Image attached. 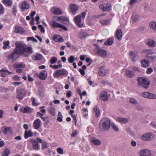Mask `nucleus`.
I'll use <instances>...</instances> for the list:
<instances>
[{"label": "nucleus", "mask_w": 156, "mask_h": 156, "mask_svg": "<svg viewBox=\"0 0 156 156\" xmlns=\"http://www.w3.org/2000/svg\"><path fill=\"white\" fill-rule=\"evenodd\" d=\"M111 126V121L107 118H104L100 121L99 127L102 131L108 130Z\"/></svg>", "instance_id": "obj_1"}, {"label": "nucleus", "mask_w": 156, "mask_h": 156, "mask_svg": "<svg viewBox=\"0 0 156 156\" xmlns=\"http://www.w3.org/2000/svg\"><path fill=\"white\" fill-rule=\"evenodd\" d=\"M86 15V12H83L81 14H79L76 16L74 20L76 24L80 27H82L83 26V23L82 22V20H84Z\"/></svg>", "instance_id": "obj_2"}, {"label": "nucleus", "mask_w": 156, "mask_h": 156, "mask_svg": "<svg viewBox=\"0 0 156 156\" xmlns=\"http://www.w3.org/2000/svg\"><path fill=\"white\" fill-rule=\"evenodd\" d=\"M138 80L139 86L146 89L148 88L150 84V82L146 79L143 77L138 78Z\"/></svg>", "instance_id": "obj_3"}, {"label": "nucleus", "mask_w": 156, "mask_h": 156, "mask_svg": "<svg viewBox=\"0 0 156 156\" xmlns=\"http://www.w3.org/2000/svg\"><path fill=\"white\" fill-rule=\"evenodd\" d=\"M15 45L16 47L14 49L16 50L17 53L19 54L24 53L25 44L20 41H18L16 43Z\"/></svg>", "instance_id": "obj_4"}, {"label": "nucleus", "mask_w": 156, "mask_h": 156, "mask_svg": "<svg viewBox=\"0 0 156 156\" xmlns=\"http://www.w3.org/2000/svg\"><path fill=\"white\" fill-rule=\"evenodd\" d=\"M144 53H147L146 57L150 61H156V52L148 51V50H144L143 51Z\"/></svg>", "instance_id": "obj_5"}, {"label": "nucleus", "mask_w": 156, "mask_h": 156, "mask_svg": "<svg viewBox=\"0 0 156 156\" xmlns=\"http://www.w3.org/2000/svg\"><path fill=\"white\" fill-rule=\"evenodd\" d=\"M67 71L64 69H61L56 70L53 73V76L55 78H57L59 76L67 74Z\"/></svg>", "instance_id": "obj_6"}, {"label": "nucleus", "mask_w": 156, "mask_h": 156, "mask_svg": "<svg viewBox=\"0 0 156 156\" xmlns=\"http://www.w3.org/2000/svg\"><path fill=\"white\" fill-rule=\"evenodd\" d=\"M16 97L20 99H22L26 95L27 91L26 90L20 88L17 90Z\"/></svg>", "instance_id": "obj_7"}, {"label": "nucleus", "mask_w": 156, "mask_h": 156, "mask_svg": "<svg viewBox=\"0 0 156 156\" xmlns=\"http://www.w3.org/2000/svg\"><path fill=\"white\" fill-rule=\"evenodd\" d=\"M94 45L97 48L95 49V51H96L97 54L101 56L105 57L106 56L107 53L105 50L100 48L97 44H94Z\"/></svg>", "instance_id": "obj_8"}, {"label": "nucleus", "mask_w": 156, "mask_h": 156, "mask_svg": "<svg viewBox=\"0 0 156 156\" xmlns=\"http://www.w3.org/2000/svg\"><path fill=\"white\" fill-rule=\"evenodd\" d=\"M50 24L51 26L54 28H61L66 31H67L68 29L65 26L61 24L54 21H51L50 22Z\"/></svg>", "instance_id": "obj_9"}, {"label": "nucleus", "mask_w": 156, "mask_h": 156, "mask_svg": "<svg viewBox=\"0 0 156 156\" xmlns=\"http://www.w3.org/2000/svg\"><path fill=\"white\" fill-rule=\"evenodd\" d=\"M19 54L16 51V50L14 49L13 51L8 56L9 59L12 61H15L19 57Z\"/></svg>", "instance_id": "obj_10"}, {"label": "nucleus", "mask_w": 156, "mask_h": 156, "mask_svg": "<svg viewBox=\"0 0 156 156\" xmlns=\"http://www.w3.org/2000/svg\"><path fill=\"white\" fill-rule=\"evenodd\" d=\"M151 133H145L140 136V138L144 141H148L151 140Z\"/></svg>", "instance_id": "obj_11"}, {"label": "nucleus", "mask_w": 156, "mask_h": 156, "mask_svg": "<svg viewBox=\"0 0 156 156\" xmlns=\"http://www.w3.org/2000/svg\"><path fill=\"white\" fill-rule=\"evenodd\" d=\"M142 95L143 97L151 99H156V95L147 92H144L142 93Z\"/></svg>", "instance_id": "obj_12"}, {"label": "nucleus", "mask_w": 156, "mask_h": 156, "mask_svg": "<svg viewBox=\"0 0 156 156\" xmlns=\"http://www.w3.org/2000/svg\"><path fill=\"white\" fill-rule=\"evenodd\" d=\"M33 125L34 128L37 129L41 126L42 122L39 119H37L34 120Z\"/></svg>", "instance_id": "obj_13"}, {"label": "nucleus", "mask_w": 156, "mask_h": 156, "mask_svg": "<svg viewBox=\"0 0 156 156\" xmlns=\"http://www.w3.org/2000/svg\"><path fill=\"white\" fill-rule=\"evenodd\" d=\"M99 7L104 12L108 11L111 9V5L110 4L108 3L104 5H99Z\"/></svg>", "instance_id": "obj_14"}, {"label": "nucleus", "mask_w": 156, "mask_h": 156, "mask_svg": "<svg viewBox=\"0 0 156 156\" xmlns=\"http://www.w3.org/2000/svg\"><path fill=\"white\" fill-rule=\"evenodd\" d=\"M129 55L132 60L133 62H135L139 58L137 53L132 51L129 52Z\"/></svg>", "instance_id": "obj_15"}, {"label": "nucleus", "mask_w": 156, "mask_h": 156, "mask_svg": "<svg viewBox=\"0 0 156 156\" xmlns=\"http://www.w3.org/2000/svg\"><path fill=\"white\" fill-rule=\"evenodd\" d=\"M20 111L24 113H31L33 112L34 109L30 107L26 106L20 109Z\"/></svg>", "instance_id": "obj_16"}, {"label": "nucleus", "mask_w": 156, "mask_h": 156, "mask_svg": "<svg viewBox=\"0 0 156 156\" xmlns=\"http://www.w3.org/2000/svg\"><path fill=\"white\" fill-rule=\"evenodd\" d=\"M140 156H151V152L148 149H145L140 151Z\"/></svg>", "instance_id": "obj_17"}, {"label": "nucleus", "mask_w": 156, "mask_h": 156, "mask_svg": "<svg viewBox=\"0 0 156 156\" xmlns=\"http://www.w3.org/2000/svg\"><path fill=\"white\" fill-rule=\"evenodd\" d=\"M20 5L21 9L23 11H24L25 9H28L30 6L29 4L26 1L22 2Z\"/></svg>", "instance_id": "obj_18"}, {"label": "nucleus", "mask_w": 156, "mask_h": 156, "mask_svg": "<svg viewBox=\"0 0 156 156\" xmlns=\"http://www.w3.org/2000/svg\"><path fill=\"white\" fill-rule=\"evenodd\" d=\"M100 98L103 101H107L108 100L109 96L106 92L103 91L101 93Z\"/></svg>", "instance_id": "obj_19"}, {"label": "nucleus", "mask_w": 156, "mask_h": 156, "mask_svg": "<svg viewBox=\"0 0 156 156\" xmlns=\"http://www.w3.org/2000/svg\"><path fill=\"white\" fill-rule=\"evenodd\" d=\"M115 120L121 124H126L128 122V120L126 118L118 117L115 118Z\"/></svg>", "instance_id": "obj_20"}, {"label": "nucleus", "mask_w": 156, "mask_h": 156, "mask_svg": "<svg viewBox=\"0 0 156 156\" xmlns=\"http://www.w3.org/2000/svg\"><path fill=\"white\" fill-rule=\"evenodd\" d=\"M69 8L72 13L73 15H75L76 14V12L78 9L76 5L73 4H70L69 5Z\"/></svg>", "instance_id": "obj_21"}, {"label": "nucleus", "mask_w": 156, "mask_h": 156, "mask_svg": "<svg viewBox=\"0 0 156 156\" xmlns=\"http://www.w3.org/2000/svg\"><path fill=\"white\" fill-rule=\"evenodd\" d=\"M47 75V72L44 70L40 73L39 77L41 80H44L46 78Z\"/></svg>", "instance_id": "obj_22"}, {"label": "nucleus", "mask_w": 156, "mask_h": 156, "mask_svg": "<svg viewBox=\"0 0 156 156\" xmlns=\"http://www.w3.org/2000/svg\"><path fill=\"white\" fill-rule=\"evenodd\" d=\"M51 11L53 13L57 15H59L62 13L60 9L55 7H52L51 9Z\"/></svg>", "instance_id": "obj_23"}, {"label": "nucleus", "mask_w": 156, "mask_h": 156, "mask_svg": "<svg viewBox=\"0 0 156 156\" xmlns=\"http://www.w3.org/2000/svg\"><path fill=\"white\" fill-rule=\"evenodd\" d=\"M91 143L92 144L97 146L101 144V141L99 139H98L95 137L91 138L90 140Z\"/></svg>", "instance_id": "obj_24"}, {"label": "nucleus", "mask_w": 156, "mask_h": 156, "mask_svg": "<svg viewBox=\"0 0 156 156\" xmlns=\"http://www.w3.org/2000/svg\"><path fill=\"white\" fill-rule=\"evenodd\" d=\"M53 40L55 42H62L64 41L63 38L58 35H55L53 37Z\"/></svg>", "instance_id": "obj_25"}, {"label": "nucleus", "mask_w": 156, "mask_h": 156, "mask_svg": "<svg viewBox=\"0 0 156 156\" xmlns=\"http://www.w3.org/2000/svg\"><path fill=\"white\" fill-rule=\"evenodd\" d=\"M2 131L4 134L10 133L11 132V128L6 126H4L2 128Z\"/></svg>", "instance_id": "obj_26"}, {"label": "nucleus", "mask_w": 156, "mask_h": 156, "mask_svg": "<svg viewBox=\"0 0 156 156\" xmlns=\"http://www.w3.org/2000/svg\"><path fill=\"white\" fill-rule=\"evenodd\" d=\"M30 142L32 143L33 147L35 150H37L39 148L38 142L35 140H32Z\"/></svg>", "instance_id": "obj_27"}, {"label": "nucleus", "mask_w": 156, "mask_h": 156, "mask_svg": "<svg viewBox=\"0 0 156 156\" xmlns=\"http://www.w3.org/2000/svg\"><path fill=\"white\" fill-rule=\"evenodd\" d=\"M42 58V55L38 53H36L32 56V59L34 60H40Z\"/></svg>", "instance_id": "obj_28"}, {"label": "nucleus", "mask_w": 156, "mask_h": 156, "mask_svg": "<svg viewBox=\"0 0 156 156\" xmlns=\"http://www.w3.org/2000/svg\"><path fill=\"white\" fill-rule=\"evenodd\" d=\"M116 37L119 40H121L122 37V31L121 29H118L116 31L115 34Z\"/></svg>", "instance_id": "obj_29"}, {"label": "nucleus", "mask_w": 156, "mask_h": 156, "mask_svg": "<svg viewBox=\"0 0 156 156\" xmlns=\"http://www.w3.org/2000/svg\"><path fill=\"white\" fill-rule=\"evenodd\" d=\"M150 28L152 30L156 31V22L151 21L149 23Z\"/></svg>", "instance_id": "obj_30"}, {"label": "nucleus", "mask_w": 156, "mask_h": 156, "mask_svg": "<svg viewBox=\"0 0 156 156\" xmlns=\"http://www.w3.org/2000/svg\"><path fill=\"white\" fill-rule=\"evenodd\" d=\"M25 65L22 62L18 63H16L14 64L13 67L15 69L19 68H24L25 67Z\"/></svg>", "instance_id": "obj_31"}, {"label": "nucleus", "mask_w": 156, "mask_h": 156, "mask_svg": "<svg viewBox=\"0 0 156 156\" xmlns=\"http://www.w3.org/2000/svg\"><path fill=\"white\" fill-rule=\"evenodd\" d=\"M33 136V133L31 130L28 131H26L25 132L24 136L25 139H27L29 137H31Z\"/></svg>", "instance_id": "obj_32"}, {"label": "nucleus", "mask_w": 156, "mask_h": 156, "mask_svg": "<svg viewBox=\"0 0 156 156\" xmlns=\"http://www.w3.org/2000/svg\"><path fill=\"white\" fill-rule=\"evenodd\" d=\"M132 21L133 22H137L139 20V16L136 13H133L131 17Z\"/></svg>", "instance_id": "obj_33"}, {"label": "nucleus", "mask_w": 156, "mask_h": 156, "mask_svg": "<svg viewBox=\"0 0 156 156\" xmlns=\"http://www.w3.org/2000/svg\"><path fill=\"white\" fill-rule=\"evenodd\" d=\"M23 28L19 26H16L15 27L14 30V32L17 33L21 34L23 33Z\"/></svg>", "instance_id": "obj_34"}, {"label": "nucleus", "mask_w": 156, "mask_h": 156, "mask_svg": "<svg viewBox=\"0 0 156 156\" xmlns=\"http://www.w3.org/2000/svg\"><path fill=\"white\" fill-rule=\"evenodd\" d=\"M107 71H108L106 70L104 67H101L99 70L98 73L100 75L104 76L106 74Z\"/></svg>", "instance_id": "obj_35"}, {"label": "nucleus", "mask_w": 156, "mask_h": 156, "mask_svg": "<svg viewBox=\"0 0 156 156\" xmlns=\"http://www.w3.org/2000/svg\"><path fill=\"white\" fill-rule=\"evenodd\" d=\"M111 20L108 19L105 20H101L100 21V23L103 26L108 25L110 22Z\"/></svg>", "instance_id": "obj_36"}, {"label": "nucleus", "mask_w": 156, "mask_h": 156, "mask_svg": "<svg viewBox=\"0 0 156 156\" xmlns=\"http://www.w3.org/2000/svg\"><path fill=\"white\" fill-rule=\"evenodd\" d=\"M114 42L113 38L111 37L104 43V44L106 45H112Z\"/></svg>", "instance_id": "obj_37"}, {"label": "nucleus", "mask_w": 156, "mask_h": 156, "mask_svg": "<svg viewBox=\"0 0 156 156\" xmlns=\"http://www.w3.org/2000/svg\"><path fill=\"white\" fill-rule=\"evenodd\" d=\"M94 111L96 117H98L100 114V112L97 106H95L94 108Z\"/></svg>", "instance_id": "obj_38"}, {"label": "nucleus", "mask_w": 156, "mask_h": 156, "mask_svg": "<svg viewBox=\"0 0 156 156\" xmlns=\"http://www.w3.org/2000/svg\"><path fill=\"white\" fill-rule=\"evenodd\" d=\"M88 35L87 33L84 32H80L79 34V37L81 39H84L86 38Z\"/></svg>", "instance_id": "obj_39"}, {"label": "nucleus", "mask_w": 156, "mask_h": 156, "mask_svg": "<svg viewBox=\"0 0 156 156\" xmlns=\"http://www.w3.org/2000/svg\"><path fill=\"white\" fill-rule=\"evenodd\" d=\"M126 75L129 77H132L134 76V74L133 72L129 70H126Z\"/></svg>", "instance_id": "obj_40"}, {"label": "nucleus", "mask_w": 156, "mask_h": 156, "mask_svg": "<svg viewBox=\"0 0 156 156\" xmlns=\"http://www.w3.org/2000/svg\"><path fill=\"white\" fill-rule=\"evenodd\" d=\"M27 52L29 54L31 53L32 52V49L30 47H26L25 45L24 49V53Z\"/></svg>", "instance_id": "obj_41"}, {"label": "nucleus", "mask_w": 156, "mask_h": 156, "mask_svg": "<svg viewBox=\"0 0 156 156\" xmlns=\"http://www.w3.org/2000/svg\"><path fill=\"white\" fill-rule=\"evenodd\" d=\"M147 44L150 46L153 47L155 46L156 43L154 41L152 40H149L147 41Z\"/></svg>", "instance_id": "obj_42"}, {"label": "nucleus", "mask_w": 156, "mask_h": 156, "mask_svg": "<svg viewBox=\"0 0 156 156\" xmlns=\"http://www.w3.org/2000/svg\"><path fill=\"white\" fill-rule=\"evenodd\" d=\"M3 2L6 6H10L12 4V2L11 0H3Z\"/></svg>", "instance_id": "obj_43"}, {"label": "nucleus", "mask_w": 156, "mask_h": 156, "mask_svg": "<svg viewBox=\"0 0 156 156\" xmlns=\"http://www.w3.org/2000/svg\"><path fill=\"white\" fill-rule=\"evenodd\" d=\"M10 153V150L8 148L4 150L2 156H8Z\"/></svg>", "instance_id": "obj_44"}, {"label": "nucleus", "mask_w": 156, "mask_h": 156, "mask_svg": "<svg viewBox=\"0 0 156 156\" xmlns=\"http://www.w3.org/2000/svg\"><path fill=\"white\" fill-rule=\"evenodd\" d=\"M141 63L142 66L144 67H147L148 66V61L146 60L142 61Z\"/></svg>", "instance_id": "obj_45"}, {"label": "nucleus", "mask_w": 156, "mask_h": 156, "mask_svg": "<svg viewBox=\"0 0 156 156\" xmlns=\"http://www.w3.org/2000/svg\"><path fill=\"white\" fill-rule=\"evenodd\" d=\"M50 113L52 116H55L56 114V110L53 107H51L49 110Z\"/></svg>", "instance_id": "obj_46"}, {"label": "nucleus", "mask_w": 156, "mask_h": 156, "mask_svg": "<svg viewBox=\"0 0 156 156\" xmlns=\"http://www.w3.org/2000/svg\"><path fill=\"white\" fill-rule=\"evenodd\" d=\"M76 59L77 58H75L74 56L71 55L68 58V60L70 63H73L74 61L76 60Z\"/></svg>", "instance_id": "obj_47"}, {"label": "nucleus", "mask_w": 156, "mask_h": 156, "mask_svg": "<svg viewBox=\"0 0 156 156\" xmlns=\"http://www.w3.org/2000/svg\"><path fill=\"white\" fill-rule=\"evenodd\" d=\"M6 76L5 70L1 69L0 70V76L5 77Z\"/></svg>", "instance_id": "obj_48"}, {"label": "nucleus", "mask_w": 156, "mask_h": 156, "mask_svg": "<svg viewBox=\"0 0 156 156\" xmlns=\"http://www.w3.org/2000/svg\"><path fill=\"white\" fill-rule=\"evenodd\" d=\"M67 20V18L63 16H58V17L57 20L60 21L62 22L64 21H66Z\"/></svg>", "instance_id": "obj_49"}, {"label": "nucleus", "mask_w": 156, "mask_h": 156, "mask_svg": "<svg viewBox=\"0 0 156 156\" xmlns=\"http://www.w3.org/2000/svg\"><path fill=\"white\" fill-rule=\"evenodd\" d=\"M9 41H4L3 42V44L4 45L3 47V48L4 49H6L7 47L9 45Z\"/></svg>", "instance_id": "obj_50"}, {"label": "nucleus", "mask_w": 156, "mask_h": 156, "mask_svg": "<svg viewBox=\"0 0 156 156\" xmlns=\"http://www.w3.org/2000/svg\"><path fill=\"white\" fill-rule=\"evenodd\" d=\"M62 116L61 114V113L60 112H59L58 115V117L57 119L58 121L60 122H62Z\"/></svg>", "instance_id": "obj_51"}, {"label": "nucleus", "mask_w": 156, "mask_h": 156, "mask_svg": "<svg viewBox=\"0 0 156 156\" xmlns=\"http://www.w3.org/2000/svg\"><path fill=\"white\" fill-rule=\"evenodd\" d=\"M57 61V58L56 57H53L50 60V62L51 64H54Z\"/></svg>", "instance_id": "obj_52"}, {"label": "nucleus", "mask_w": 156, "mask_h": 156, "mask_svg": "<svg viewBox=\"0 0 156 156\" xmlns=\"http://www.w3.org/2000/svg\"><path fill=\"white\" fill-rule=\"evenodd\" d=\"M112 126L113 129L116 132H118L119 131V128L118 127L114 124H112Z\"/></svg>", "instance_id": "obj_53"}, {"label": "nucleus", "mask_w": 156, "mask_h": 156, "mask_svg": "<svg viewBox=\"0 0 156 156\" xmlns=\"http://www.w3.org/2000/svg\"><path fill=\"white\" fill-rule=\"evenodd\" d=\"M129 102L131 104L136 105L137 104V101L134 98H130Z\"/></svg>", "instance_id": "obj_54"}, {"label": "nucleus", "mask_w": 156, "mask_h": 156, "mask_svg": "<svg viewBox=\"0 0 156 156\" xmlns=\"http://www.w3.org/2000/svg\"><path fill=\"white\" fill-rule=\"evenodd\" d=\"M31 100L32 101V104L34 106H37L39 105V104L37 103L36 102V100L33 97L32 98Z\"/></svg>", "instance_id": "obj_55"}, {"label": "nucleus", "mask_w": 156, "mask_h": 156, "mask_svg": "<svg viewBox=\"0 0 156 156\" xmlns=\"http://www.w3.org/2000/svg\"><path fill=\"white\" fill-rule=\"evenodd\" d=\"M57 151L59 154H63V149L61 147L58 148L57 149Z\"/></svg>", "instance_id": "obj_56"}, {"label": "nucleus", "mask_w": 156, "mask_h": 156, "mask_svg": "<svg viewBox=\"0 0 156 156\" xmlns=\"http://www.w3.org/2000/svg\"><path fill=\"white\" fill-rule=\"evenodd\" d=\"M38 28L40 29V31L43 33L45 32L43 26L41 25H39L38 26Z\"/></svg>", "instance_id": "obj_57"}, {"label": "nucleus", "mask_w": 156, "mask_h": 156, "mask_svg": "<svg viewBox=\"0 0 156 156\" xmlns=\"http://www.w3.org/2000/svg\"><path fill=\"white\" fill-rule=\"evenodd\" d=\"M21 79V77L18 76H14L13 78V80L15 81H19Z\"/></svg>", "instance_id": "obj_58"}, {"label": "nucleus", "mask_w": 156, "mask_h": 156, "mask_svg": "<svg viewBox=\"0 0 156 156\" xmlns=\"http://www.w3.org/2000/svg\"><path fill=\"white\" fill-rule=\"evenodd\" d=\"M62 65L61 64H59L58 65H53V68L55 69H57L62 67Z\"/></svg>", "instance_id": "obj_59"}, {"label": "nucleus", "mask_w": 156, "mask_h": 156, "mask_svg": "<svg viewBox=\"0 0 156 156\" xmlns=\"http://www.w3.org/2000/svg\"><path fill=\"white\" fill-rule=\"evenodd\" d=\"M40 118L44 121L46 122H47V123H48L49 120L48 119V118L47 116H42V117H40Z\"/></svg>", "instance_id": "obj_60"}, {"label": "nucleus", "mask_w": 156, "mask_h": 156, "mask_svg": "<svg viewBox=\"0 0 156 156\" xmlns=\"http://www.w3.org/2000/svg\"><path fill=\"white\" fill-rule=\"evenodd\" d=\"M153 69L151 68L150 67L147 69L146 73L148 74H150L153 72Z\"/></svg>", "instance_id": "obj_61"}, {"label": "nucleus", "mask_w": 156, "mask_h": 156, "mask_svg": "<svg viewBox=\"0 0 156 156\" xmlns=\"http://www.w3.org/2000/svg\"><path fill=\"white\" fill-rule=\"evenodd\" d=\"M102 34L104 36H106L108 35V31L107 30H103L102 32Z\"/></svg>", "instance_id": "obj_62"}, {"label": "nucleus", "mask_w": 156, "mask_h": 156, "mask_svg": "<svg viewBox=\"0 0 156 156\" xmlns=\"http://www.w3.org/2000/svg\"><path fill=\"white\" fill-rule=\"evenodd\" d=\"M27 40L28 41H32L34 42H36L37 40L34 37H27Z\"/></svg>", "instance_id": "obj_63"}, {"label": "nucleus", "mask_w": 156, "mask_h": 156, "mask_svg": "<svg viewBox=\"0 0 156 156\" xmlns=\"http://www.w3.org/2000/svg\"><path fill=\"white\" fill-rule=\"evenodd\" d=\"M47 144L46 142H43L42 145V148L43 149H44L48 148Z\"/></svg>", "instance_id": "obj_64"}]
</instances>
